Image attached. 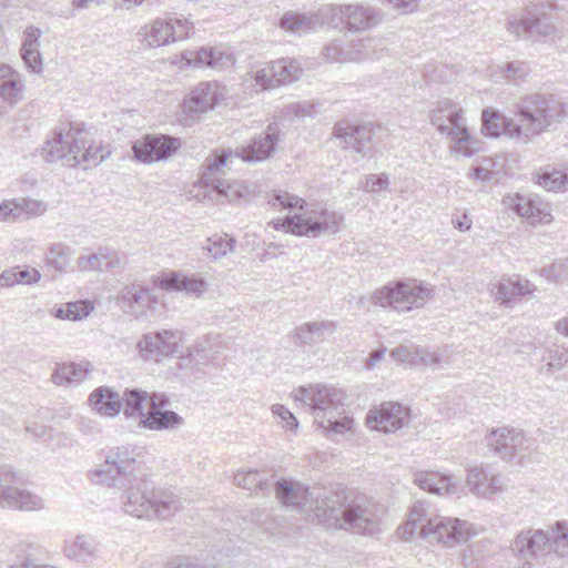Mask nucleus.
Here are the masks:
<instances>
[{
	"instance_id": "nucleus-1",
	"label": "nucleus",
	"mask_w": 568,
	"mask_h": 568,
	"mask_svg": "<svg viewBox=\"0 0 568 568\" xmlns=\"http://www.w3.org/2000/svg\"><path fill=\"white\" fill-rule=\"evenodd\" d=\"M314 516L326 528L374 536L382 531L384 509L364 494L352 496L329 494V496L316 497Z\"/></svg>"
},
{
	"instance_id": "nucleus-2",
	"label": "nucleus",
	"mask_w": 568,
	"mask_h": 568,
	"mask_svg": "<svg viewBox=\"0 0 568 568\" xmlns=\"http://www.w3.org/2000/svg\"><path fill=\"white\" fill-rule=\"evenodd\" d=\"M268 204L273 207L300 210L295 215L271 222L274 230H284L297 236L335 234L341 231L344 221L342 213L331 211L322 204H307L302 197L284 191L274 193Z\"/></svg>"
},
{
	"instance_id": "nucleus-3",
	"label": "nucleus",
	"mask_w": 568,
	"mask_h": 568,
	"mask_svg": "<svg viewBox=\"0 0 568 568\" xmlns=\"http://www.w3.org/2000/svg\"><path fill=\"white\" fill-rule=\"evenodd\" d=\"M514 106L518 123L515 136L524 143L547 132L560 114V102L552 94L529 93L519 98Z\"/></svg>"
},
{
	"instance_id": "nucleus-4",
	"label": "nucleus",
	"mask_w": 568,
	"mask_h": 568,
	"mask_svg": "<svg viewBox=\"0 0 568 568\" xmlns=\"http://www.w3.org/2000/svg\"><path fill=\"white\" fill-rule=\"evenodd\" d=\"M462 106L449 100L438 101L430 110V123L439 133L447 134L454 145L452 150L458 154L470 158L480 150V142L469 134L462 118Z\"/></svg>"
},
{
	"instance_id": "nucleus-5",
	"label": "nucleus",
	"mask_w": 568,
	"mask_h": 568,
	"mask_svg": "<svg viewBox=\"0 0 568 568\" xmlns=\"http://www.w3.org/2000/svg\"><path fill=\"white\" fill-rule=\"evenodd\" d=\"M434 297V287L417 283L415 280L397 281L376 290L369 301L381 307H392L399 312H409L423 307Z\"/></svg>"
},
{
	"instance_id": "nucleus-6",
	"label": "nucleus",
	"mask_w": 568,
	"mask_h": 568,
	"mask_svg": "<svg viewBox=\"0 0 568 568\" xmlns=\"http://www.w3.org/2000/svg\"><path fill=\"white\" fill-rule=\"evenodd\" d=\"M140 456V449L130 445L110 448L104 465L92 471V479L106 486H125L140 477L135 474Z\"/></svg>"
},
{
	"instance_id": "nucleus-7",
	"label": "nucleus",
	"mask_w": 568,
	"mask_h": 568,
	"mask_svg": "<svg viewBox=\"0 0 568 568\" xmlns=\"http://www.w3.org/2000/svg\"><path fill=\"white\" fill-rule=\"evenodd\" d=\"M321 13L351 34L375 29L383 21V12L365 3L328 4L321 8Z\"/></svg>"
},
{
	"instance_id": "nucleus-8",
	"label": "nucleus",
	"mask_w": 568,
	"mask_h": 568,
	"mask_svg": "<svg viewBox=\"0 0 568 568\" xmlns=\"http://www.w3.org/2000/svg\"><path fill=\"white\" fill-rule=\"evenodd\" d=\"M295 400L310 406L316 425H325L327 418L345 414V394L335 387L314 385L293 392Z\"/></svg>"
},
{
	"instance_id": "nucleus-9",
	"label": "nucleus",
	"mask_w": 568,
	"mask_h": 568,
	"mask_svg": "<svg viewBox=\"0 0 568 568\" xmlns=\"http://www.w3.org/2000/svg\"><path fill=\"white\" fill-rule=\"evenodd\" d=\"M85 143L83 130L73 128L71 123H62L44 143L42 156L49 163L61 160L64 165L75 168L80 164L79 154Z\"/></svg>"
},
{
	"instance_id": "nucleus-10",
	"label": "nucleus",
	"mask_w": 568,
	"mask_h": 568,
	"mask_svg": "<svg viewBox=\"0 0 568 568\" xmlns=\"http://www.w3.org/2000/svg\"><path fill=\"white\" fill-rule=\"evenodd\" d=\"M556 17L546 3L529 7L521 18H513L507 23V31L516 38L527 37L532 40L554 39L557 33Z\"/></svg>"
},
{
	"instance_id": "nucleus-11",
	"label": "nucleus",
	"mask_w": 568,
	"mask_h": 568,
	"mask_svg": "<svg viewBox=\"0 0 568 568\" xmlns=\"http://www.w3.org/2000/svg\"><path fill=\"white\" fill-rule=\"evenodd\" d=\"M232 152L224 149L214 151L206 158L202 172V182L229 202L236 201L244 195L243 187L239 183H231L221 178L225 173L224 169L232 163Z\"/></svg>"
},
{
	"instance_id": "nucleus-12",
	"label": "nucleus",
	"mask_w": 568,
	"mask_h": 568,
	"mask_svg": "<svg viewBox=\"0 0 568 568\" xmlns=\"http://www.w3.org/2000/svg\"><path fill=\"white\" fill-rule=\"evenodd\" d=\"M473 534L469 523L452 517L432 516L423 527L424 539L447 547L467 541Z\"/></svg>"
},
{
	"instance_id": "nucleus-13",
	"label": "nucleus",
	"mask_w": 568,
	"mask_h": 568,
	"mask_svg": "<svg viewBox=\"0 0 568 568\" xmlns=\"http://www.w3.org/2000/svg\"><path fill=\"white\" fill-rule=\"evenodd\" d=\"M11 466H0V507L19 510H36L43 507L42 499L14 485L21 479Z\"/></svg>"
},
{
	"instance_id": "nucleus-14",
	"label": "nucleus",
	"mask_w": 568,
	"mask_h": 568,
	"mask_svg": "<svg viewBox=\"0 0 568 568\" xmlns=\"http://www.w3.org/2000/svg\"><path fill=\"white\" fill-rule=\"evenodd\" d=\"M487 445L504 460H510L519 456L520 460L526 453L535 448V440L527 437L523 430L514 428H498L487 436Z\"/></svg>"
},
{
	"instance_id": "nucleus-15",
	"label": "nucleus",
	"mask_w": 568,
	"mask_h": 568,
	"mask_svg": "<svg viewBox=\"0 0 568 568\" xmlns=\"http://www.w3.org/2000/svg\"><path fill=\"white\" fill-rule=\"evenodd\" d=\"M181 148V140L166 134H146L132 145L134 159L144 164L166 161Z\"/></svg>"
},
{
	"instance_id": "nucleus-16",
	"label": "nucleus",
	"mask_w": 568,
	"mask_h": 568,
	"mask_svg": "<svg viewBox=\"0 0 568 568\" xmlns=\"http://www.w3.org/2000/svg\"><path fill=\"white\" fill-rule=\"evenodd\" d=\"M216 82H200L184 99L182 114L184 124L190 125L213 110L221 99Z\"/></svg>"
},
{
	"instance_id": "nucleus-17",
	"label": "nucleus",
	"mask_w": 568,
	"mask_h": 568,
	"mask_svg": "<svg viewBox=\"0 0 568 568\" xmlns=\"http://www.w3.org/2000/svg\"><path fill=\"white\" fill-rule=\"evenodd\" d=\"M182 339L183 337L180 331L164 329L145 334L139 342V348L143 358L161 362L166 357L180 353Z\"/></svg>"
},
{
	"instance_id": "nucleus-18",
	"label": "nucleus",
	"mask_w": 568,
	"mask_h": 568,
	"mask_svg": "<svg viewBox=\"0 0 568 568\" xmlns=\"http://www.w3.org/2000/svg\"><path fill=\"white\" fill-rule=\"evenodd\" d=\"M409 408L395 402H385L367 413L366 423L372 429L395 433L408 424Z\"/></svg>"
},
{
	"instance_id": "nucleus-19",
	"label": "nucleus",
	"mask_w": 568,
	"mask_h": 568,
	"mask_svg": "<svg viewBox=\"0 0 568 568\" xmlns=\"http://www.w3.org/2000/svg\"><path fill=\"white\" fill-rule=\"evenodd\" d=\"M276 498L280 503L291 510H302L311 503V510L314 514L316 497L329 496V494L320 491H310L308 487L293 479L282 478L274 483Z\"/></svg>"
},
{
	"instance_id": "nucleus-20",
	"label": "nucleus",
	"mask_w": 568,
	"mask_h": 568,
	"mask_svg": "<svg viewBox=\"0 0 568 568\" xmlns=\"http://www.w3.org/2000/svg\"><path fill=\"white\" fill-rule=\"evenodd\" d=\"M466 486L477 497L491 498L506 490L507 481L490 467L474 466L467 469Z\"/></svg>"
},
{
	"instance_id": "nucleus-21",
	"label": "nucleus",
	"mask_w": 568,
	"mask_h": 568,
	"mask_svg": "<svg viewBox=\"0 0 568 568\" xmlns=\"http://www.w3.org/2000/svg\"><path fill=\"white\" fill-rule=\"evenodd\" d=\"M123 487L125 488L121 496L123 511L136 518H152V490L146 488L143 478L132 479Z\"/></svg>"
},
{
	"instance_id": "nucleus-22",
	"label": "nucleus",
	"mask_w": 568,
	"mask_h": 568,
	"mask_svg": "<svg viewBox=\"0 0 568 568\" xmlns=\"http://www.w3.org/2000/svg\"><path fill=\"white\" fill-rule=\"evenodd\" d=\"M26 81L8 64H0V118L24 99Z\"/></svg>"
},
{
	"instance_id": "nucleus-23",
	"label": "nucleus",
	"mask_w": 568,
	"mask_h": 568,
	"mask_svg": "<svg viewBox=\"0 0 568 568\" xmlns=\"http://www.w3.org/2000/svg\"><path fill=\"white\" fill-rule=\"evenodd\" d=\"M550 548L551 537L540 529L521 531L511 544L513 552L526 560L549 554Z\"/></svg>"
},
{
	"instance_id": "nucleus-24",
	"label": "nucleus",
	"mask_w": 568,
	"mask_h": 568,
	"mask_svg": "<svg viewBox=\"0 0 568 568\" xmlns=\"http://www.w3.org/2000/svg\"><path fill=\"white\" fill-rule=\"evenodd\" d=\"M535 285L520 276L503 277L496 283L491 293L494 300L505 307H514L523 297L531 295Z\"/></svg>"
},
{
	"instance_id": "nucleus-25",
	"label": "nucleus",
	"mask_w": 568,
	"mask_h": 568,
	"mask_svg": "<svg viewBox=\"0 0 568 568\" xmlns=\"http://www.w3.org/2000/svg\"><path fill=\"white\" fill-rule=\"evenodd\" d=\"M508 205L531 225L549 224L552 221L549 204L539 197L516 194L508 199Z\"/></svg>"
},
{
	"instance_id": "nucleus-26",
	"label": "nucleus",
	"mask_w": 568,
	"mask_h": 568,
	"mask_svg": "<svg viewBox=\"0 0 568 568\" xmlns=\"http://www.w3.org/2000/svg\"><path fill=\"white\" fill-rule=\"evenodd\" d=\"M337 331V323L322 320L306 322L294 329L295 343L302 347H314L328 341Z\"/></svg>"
},
{
	"instance_id": "nucleus-27",
	"label": "nucleus",
	"mask_w": 568,
	"mask_h": 568,
	"mask_svg": "<svg viewBox=\"0 0 568 568\" xmlns=\"http://www.w3.org/2000/svg\"><path fill=\"white\" fill-rule=\"evenodd\" d=\"M480 121V131L485 136L497 139L505 135L518 141V136H515L516 133L513 132L518 128L516 119L508 118L497 109L487 106L481 111Z\"/></svg>"
},
{
	"instance_id": "nucleus-28",
	"label": "nucleus",
	"mask_w": 568,
	"mask_h": 568,
	"mask_svg": "<svg viewBox=\"0 0 568 568\" xmlns=\"http://www.w3.org/2000/svg\"><path fill=\"white\" fill-rule=\"evenodd\" d=\"M373 126L366 124H338L335 128V136L339 139L344 149H352L358 154L365 155L371 150Z\"/></svg>"
},
{
	"instance_id": "nucleus-29",
	"label": "nucleus",
	"mask_w": 568,
	"mask_h": 568,
	"mask_svg": "<svg viewBox=\"0 0 568 568\" xmlns=\"http://www.w3.org/2000/svg\"><path fill=\"white\" fill-rule=\"evenodd\" d=\"M278 142V128L276 123L268 124L265 132L255 138L247 148L235 152L245 162L262 161L267 159L276 149Z\"/></svg>"
},
{
	"instance_id": "nucleus-30",
	"label": "nucleus",
	"mask_w": 568,
	"mask_h": 568,
	"mask_svg": "<svg viewBox=\"0 0 568 568\" xmlns=\"http://www.w3.org/2000/svg\"><path fill=\"white\" fill-rule=\"evenodd\" d=\"M159 286L165 291H183L197 296L204 294L209 288V284L203 277L194 274L187 275L176 271L161 276Z\"/></svg>"
},
{
	"instance_id": "nucleus-31",
	"label": "nucleus",
	"mask_w": 568,
	"mask_h": 568,
	"mask_svg": "<svg viewBox=\"0 0 568 568\" xmlns=\"http://www.w3.org/2000/svg\"><path fill=\"white\" fill-rule=\"evenodd\" d=\"M184 424V419L178 413L168 409H160L158 405L149 408L146 414H142L138 426L140 428L162 432V430H176Z\"/></svg>"
},
{
	"instance_id": "nucleus-32",
	"label": "nucleus",
	"mask_w": 568,
	"mask_h": 568,
	"mask_svg": "<svg viewBox=\"0 0 568 568\" xmlns=\"http://www.w3.org/2000/svg\"><path fill=\"white\" fill-rule=\"evenodd\" d=\"M100 545L94 538L87 535H78L74 539L65 541L63 546V554L67 558L91 566L98 558Z\"/></svg>"
},
{
	"instance_id": "nucleus-33",
	"label": "nucleus",
	"mask_w": 568,
	"mask_h": 568,
	"mask_svg": "<svg viewBox=\"0 0 568 568\" xmlns=\"http://www.w3.org/2000/svg\"><path fill=\"white\" fill-rule=\"evenodd\" d=\"M42 36L41 29L30 26L23 32L22 45L20 55L23 60L26 68L37 74L42 72L43 63L40 53V38Z\"/></svg>"
},
{
	"instance_id": "nucleus-34",
	"label": "nucleus",
	"mask_w": 568,
	"mask_h": 568,
	"mask_svg": "<svg viewBox=\"0 0 568 568\" xmlns=\"http://www.w3.org/2000/svg\"><path fill=\"white\" fill-rule=\"evenodd\" d=\"M325 18L321 11L318 13L307 12L298 13L287 11L280 20V27L294 34H303L313 31L323 24Z\"/></svg>"
},
{
	"instance_id": "nucleus-35",
	"label": "nucleus",
	"mask_w": 568,
	"mask_h": 568,
	"mask_svg": "<svg viewBox=\"0 0 568 568\" xmlns=\"http://www.w3.org/2000/svg\"><path fill=\"white\" fill-rule=\"evenodd\" d=\"M152 518L166 519L183 507V499L169 489L152 490Z\"/></svg>"
},
{
	"instance_id": "nucleus-36",
	"label": "nucleus",
	"mask_w": 568,
	"mask_h": 568,
	"mask_svg": "<svg viewBox=\"0 0 568 568\" xmlns=\"http://www.w3.org/2000/svg\"><path fill=\"white\" fill-rule=\"evenodd\" d=\"M90 403L97 413L106 417L116 416L123 407L121 396L106 386L94 389L90 395Z\"/></svg>"
},
{
	"instance_id": "nucleus-37",
	"label": "nucleus",
	"mask_w": 568,
	"mask_h": 568,
	"mask_svg": "<svg viewBox=\"0 0 568 568\" xmlns=\"http://www.w3.org/2000/svg\"><path fill=\"white\" fill-rule=\"evenodd\" d=\"M181 58L185 61L187 67L195 68H221L224 64V60H231L230 54H224L215 48H201L197 51H185L182 53Z\"/></svg>"
},
{
	"instance_id": "nucleus-38",
	"label": "nucleus",
	"mask_w": 568,
	"mask_h": 568,
	"mask_svg": "<svg viewBox=\"0 0 568 568\" xmlns=\"http://www.w3.org/2000/svg\"><path fill=\"white\" fill-rule=\"evenodd\" d=\"M41 273L31 266H13L6 268L0 274V287H12L14 285H32L39 283Z\"/></svg>"
},
{
	"instance_id": "nucleus-39",
	"label": "nucleus",
	"mask_w": 568,
	"mask_h": 568,
	"mask_svg": "<svg viewBox=\"0 0 568 568\" xmlns=\"http://www.w3.org/2000/svg\"><path fill=\"white\" fill-rule=\"evenodd\" d=\"M384 49L383 41L377 38L368 37L353 41L349 45L351 61L361 62L368 59H378L382 57Z\"/></svg>"
},
{
	"instance_id": "nucleus-40",
	"label": "nucleus",
	"mask_w": 568,
	"mask_h": 568,
	"mask_svg": "<svg viewBox=\"0 0 568 568\" xmlns=\"http://www.w3.org/2000/svg\"><path fill=\"white\" fill-rule=\"evenodd\" d=\"M428 518L425 505L422 501L414 504L409 510L407 521L398 528L400 537L404 539H409L415 535L423 537V527Z\"/></svg>"
},
{
	"instance_id": "nucleus-41",
	"label": "nucleus",
	"mask_w": 568,
	"mask_h": 568,
	"mask_svg": "<svg viewBox=\"0 0 568 568\" xmlns=\"http://www.w3.org/2000/svg\"><path fill=\"white\" fill-rule=\"evenodd\" d=\"M119 298L134 311H142L152 302L150 290L138 284L124 286Z\"/></svg>"
},
{
	"instance_id": "nucleus-42",
	"label": "nucleus",
	"mask_w": 568,
	"mask_h": 568,
	"mask_svg": "<svg viewBox=\"0 0 568 568\" xmlns=\"http://www.w3.org/2000/svg\"><path fill=\"white\" fill-rule=\"evenodd\" d=\"M72 250L63 243H52L45 253L47 266L58 273H67L70 268Z\"/></svg>"
},
{
	"instance_id": "nucleus-43",
	"label": "nucleus",
	"mask_w": 568,
	"mask_h": 568,
	"mask_svg": "<svg viewBox=\"0 0 568 568\" xmlns=\"http://www.w3.org/2000/svg\"><path fill=\"white\" fill-rule=\"evenodd\" d=\"M140 34L149 47H160L172 42L170 36L169 21L156 19L150 26H144Z\"/></svg>"
},
{
	"instance_id": "nucleus-44",
	"label": "nucleus",
	"mask_w": 568,
	"mask_h": 568,
	"mask_svg": "<svg viewBox=\"0 0 568 568\" xmlns=\"http://www.w3.org/2000/svg\"><path fill=\"white\" fill-rule=\"evenodd\" d=\"M271 65L277 87L298 80L303 73L301 64L291 59L283 58L272 61Z\"/></svg>"
},
{
	"instance_id": "nucleus-45",
	"label": "nucleus",
	"mask_w": 568,
	"mask_h": 568,
	"mask_svg": "<svg viewBox=\"0 0 568 568\" xmlns=\"http://www.w3.org/2000/svg\"><path fill=\"white\" fill-rule=\"evenodd\" d=\"M234 484L241 488L256 491H267L273 484L257 470L239 471L234 475Z\"/></svg>"
},
{
	"instance_id": "nucleus-46",
	"label": "nucleus",
	"mask_w": 568,
	"mask_h": 568,
	"mask_svg": "<svg viewBox=\"0 0 568 568\" xmlns=\"http://www.w3.org/2000/svg\"><path fill=\"white\" fill-rule=\"evenodd\" d=\"M87 374L88 368H83L81 365L70 363L58 365L51 378L55 385H69L73 382H80L84 379Z\"/></svg>"
},
{
	"instance_id": "nucleus-47",
	"label": "nucleus",
	"mask_w": 568,
	"mask_h": 568,
	"mask_svg": "<svg viewBox=\"0 0 568 568\" xmlns=\"http://www.w3.org/2000/svg\"><path fill=\"white\" fill-rule=\"evenodd\" d=\"M149 397V394L144 390L133 388L125 389L121 397L124 406L123 414L126 418L139 416L142 418V414H146L142 409L143 402Z\"/></svg>"
},
{
	"instance_id": "nucleus-48",
	"label": "nucleus",
	"mask_w": 568,
	"mask_h": 568,
	"mask_svg": "<svg viewBox=\"0 0 568 568\" xmlns=\"http://www.w3.org/2000/svg\"><path fill=\"white\" fill-rule=\"evenodd\" d=\"M235 245V240L229 234L213 235L206 239L203 244V250L207 255L214 260L224 257L229 252H232Z\"/></svg>"
},
{
	"instance_id": "nucleus-49",
	"label": "nucleus",
	"mask_w": 568,
	"mask_h": 568,
	"mask_svg": "<svg viewBox=\"0 0 568 568\" xmlns=\"http://www.w3.org/2000/svg\"><path fill=\"white\" fill-rule=\"evenodd\" d=\"M541 359L546 363L548 373L560 371L568 363V347L552 344L544 351Z\"/></svg>"
},
{
	"instance_id": "nucleus-50",
	"label": "nucleus",
	"mask_w": 568,
	"mask_h": 568,
	"mask_svg": "<svg viewBox=\"0 0 568 568\" xmlns=\"http://www.w3.org/2000/svg\"><path fill=\"white\" fill-rule=\"evenodd\" d=\"M93 306L87 301L68 303L54 311V316L60 320L79 321L87 317Z\"/></svg>"
},
{
	"instance_id": "nucleus-51",
	"label": "nucleus",
	"mask_w": 568,
	"mask_h": 568,
	"mask_svg": "<svg viewBox=\"0 0 568 568\" xmlns=\"http://www.w3.org/2000/svg\"><path fill=\"white\" fill-rule=\"evenodd\" d=\"M416 357L415 366H435L439 364L447 365L450 363V356L447 348L430 351L428 348L417 346Z\"/></svg>"
},
{
	"instance_id": "nucleus-52",
	"label": "nucleus",
	"mask_w": 568,
	"mask_h": 568,
	"mask_svg": "<svg viewBox=\"0 0 568 568\" xmlns=\"http://www.w3.org/2000/svg\"><path fill=\"white\" fill-rule=\"evenodd\" d=\"M322 54L327 62H352L349 48L344 49L341 40H333L326 43L322 49Z\"/></svg>"
},
{
	"instance_id": "nucleus-53",
	"label": "nucleus",
	"mask_w": 568,
	"mask_h": 568,
	"mask_svg": "<svg viewBox=\"0 0 568 568\" xmlns=\"http://www.w3.org/2000/svg\"><path fill=\"white\" fill-rule=\"evenodd\" d=\"M354 419L348 416H336L334 418H327L325 425H317L326 432V435L334 439V436L349 432L353 427Z\"/></svg>"
},
{
	"instance_id": "nucleus-54",
	"label": "nucleus",
	"mask_w": 568,
	"mask_h": 568,
	"mask_svg": "<svg viewBox=\"0 0 568 568\" xmlns=\"http://www.w3.org/2000/svg\"><path fill=\"white\" fill-rule=\"evenodd\" d=\"M504 78L511 82L524 81L530 72L528 63L520 60H515L499 67Z\"/></svg>"
},
{
	"instance_id": "nucleus-55",
	"label": "nucleus",
	"mask_w": 568,
	"mask_h": 568,
	"mask_svg": "<svg viewBox=\"0 0 568 568\" xmlns=\"http://www.w3.org/2000/svg\"><path fill=\"white\" fill-rule=\"evenodd\" d=\"M537 183L547 191H564L567 189L560 170L544 171L537 175Z\"/></svg>"
},
{
	"instance_id": "nucleus-56",
	"label": "nucleus",
	"mask_w": 568,
	"mask_h": 568,
	"mask_svg": "<svg viewBox=\"0 0 568 568\" xmlns=\"http://www.w3.org/2000/svg\"><path fill=\"white\" fill-rule=\"evenodd\" d=\"M109 257L108 248H100L99 252L85 256H80L77 261L78 268L82 272L102 271L103 260Z\"/></svg>"
},
{
	"instance_id": "nucleus-57",
	"label": "nucleus",
	"mask_w": 568,
	"mask_h": 568,
	"mask_svg": "<svg viewBox=\"0 0 568 568\" xmlns=\"http://www.w3.org/2000/svg\"><path fill=\"white\" fill-rule=\"evenodd\" d=\"M557 535L551 537V548L559 557L568 556V525L566 523L558 521L556 524Z\"/></svg>"
},
{
	"instance_id": "nucleus-58",
	"label": "nucleus",
	"mask_w": 568,
	"mask_h": 568,
	"mask_svg": "<svg viewBox=\"0 0 568 568\" xmlns=\"http://www.w3.org/2000/svg\"><path fill=\"white\" fill-rule=\"evenodd\" d=\"M168 21L172 42L189 38L193 31V23L187 19L175 17Z\"/></svg>"
},
{
	"instance_id": "nucleus-59",
	"label": "nucleus",
	"mask_w": 568,
	"mask_h": 568,
	"mask_svg": "<svg viewBox=\"0 0 568 568\" xmlns=\"http://www.w3.org/2000/svg\"><path fill=\"white\" fill-rule=\"evenodd\" d=\"M22 219L20 200H4L0 203V222H16Z\"/></svg>"
},
{
	"instance_id": "nucleus-60",
	"label": "nucleus",
	"mask_w": 568,
	"mask_h": 568,
	"mask_svg": "<svg viewBox=\"0 0 568 568\" xmlns=\"http://www.w3.org/2000/svg\"><path fill=\"white\" fill-rule=\"evenodd\" d=\"M252 77L255 81V88L260 90H268L277 87L271 62L256 70Z\"/></svg>"
},
{
	"instance_id": "nucleus-61",
	"label": "nucleus",
	"mask_w": 568,
	"mask_h": 568,
	"mask_svg": "<svg viewBox=\"0 0 568 568\" xmlns=\"http://www.w3.org/2000/svg\"><path fill=\"white\" fill-rule=\"evenodd\" d=\"M271 409L273 415L277 416L281 419L280 424L285 430L293 433L297 430L298 420L290 409H287L285 406L281 404L273 405Z\"/></svg>"
},
{
	"instance_id": "nucleus-62",
	"label": "nucleus",
	"mask_w": 568,
	"mask_h": 568,
	"mask_svg": "<svg viewBox=\"0 0 568 568\" xmlns=\"http://www.w3.org/2000/svg\"><path fill=\"white\" fill-rule=\"evenodd\" d=\"M440 480V474L436 471H418L414 475V483L432 494H437L436 485Z\"/></svg>"
},
{
	"instance_id": "nucleus-63",
	"label": "nucleus",
	"mask_w": 568,
	"mask_h": 568,
	"mask_svg": "<svg viewBox=\"0 0 568 568\" xmlns=\"http://www.w3.org/2000/svg\"><path fill=\"white\" fill-rule=\"evenodd\" d=\"M542 274L548 280L562 281L568 278V258H560L551 265L542 268Z\"/></svg>"
},
{
	"instance_id": "nucleus-64",
	"label": "nucleus",
	"mask_w": 568,
	"mask_h": 568,
	"mask_svg": "<svg viewBox=\"0 0 568 568\" xmlns=\"http://www.w3.org/2000/svg\"><path fill=\"white\" fill-rule=\"evenodd\" d=\"M166 568H217L216 566L211 567L200 560L196 557L192 556H178L172 558L168 564Z\"/></svg>"
}]
</instances>
